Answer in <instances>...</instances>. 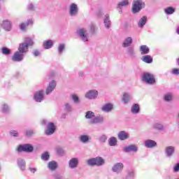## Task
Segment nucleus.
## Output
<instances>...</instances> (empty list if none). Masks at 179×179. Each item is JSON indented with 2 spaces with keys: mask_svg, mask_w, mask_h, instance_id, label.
Listing matches in <instances>:
<instances>
[{
  "mask_svg": "<svg viewBox=\"0 0 179 179\" xmlns=\"http://www.w3.org/2000/svg\"><path fill=\"white\" fill-rule=\"evenodd\" d=\"M34 44L33 40L29 37L24 38V43H20L18 47V52L22 54L27 52L29 51V47H31Z\"/></svg>",
  "mask_w": 179,
  "mask_h": 179,
  "instance_id": "f257e3e1",
  "label": "nucleus"
},
{
  "mask_svg": "<svg viewBox=\"0 0 179 179\" xmlns=\"http://www.w3.org/2000/svg\"><path fill=\"white\" fill-rule=\"evenodd\" d=\"M88 166H103L104 164V159L101 157L91 158L87 161Z\"/></svg>",
  "mask_w": 179,
  "mask_h": 179,
  "instance_id": "f03ea898",
  "label": "nucleus"
},
{
  "mask_svg": "<svg viewBox=\"0 0 179 179\" xmlns=\"http://www.w3.org/2000/svg\"><path fill=\"white\" fill-rule=\"evenodd\" d=\"M143 6H145V3L142 0H134L132 6V13H138Z\"/></svg>",
  "mask_w": 179,
  "mask_h": 179,
  "instance_id": "7ed1b4c3",
  "label": "nucleus"
},
{
  "mask_svg": "<svg viewBox=\"0 0 179 179\" xmlns=\"http://www.w3.org/2000/svg\"><path fill=\"white\" fill-rule=\"evenodd\" d=\"M143 80L148 85H153L156 83V79H155V76L150 73H144L143 76Z\"/></svg>",
  "mask_w": 179,
  "mask_h": 179,
  "instance_id": "20e7f679",
  "label": "nucleus"
},
{
  "mask_svg": "<svg viewBox=\"0 0 179 179\" xmlns=\"http://www.w3.org/2000/svg\"><path fill=\"white\" fill-rule=\"evenodd\" d=\"M17 150L20 152H25L27 153H31V152L34 150V148H33V145L30 144H24L22 145H19L17 148Z\"/></svg>",
  "mask_w": 179,
  "mask_h": 179,
  "instance_id": "39448f33",
  "label": "nucleus"
},
{
  "mask_svg": "<svg viewBox=\"0 0 179 179\" xmlns=\"http://www.w3.org/2000/svg\"><path fill=\"white\" fill-rule=\"evenodd\" d=\"M23 57H24L23 53L19 51H17L13 55L11 59L14 62H20L21 61H23Z\"/></svg>",
  "mask_w": 179,
  "mask_h": 179,
  "instance_id": "423d86ee",
  "label": "nucleus"
},
{
  "mask_svg": "<svg viewBox=\"0 0 179 179\" xmlns=\"http://www.w3.org/2000/svg\"><path fill=\"white\" fill-rule=\"evenodd\" d=\"M31 25H33V20H28L26 22H21L19 27L22 31H26V30H27V27Z\"/></svg>",
  "mask_w": 179,
  "mask_h": 179,
  "instance_id": "0eeeda50",
  "label": "nucleus"
},
{
  "mask_svg": "<svg viewBox=\"0 0 179 179\" xmlns=\"http://www.w3.org/2000/svg\"><path fill=\"white\" fill-rule=\"evenodd\" d=\"M55 124L53 122H49L48 124L47 129L45 131V135H52L55 132Z\"/></svg>",
  "mask_w": 179,
  "mask_h": 179,
  "instance_id": "6e6552de",
  "label": "nucleus"
},
{
  "mask_svg": "<svg viewBox=\"0 0 179 179\" xmlns=\"http://www.w3.org/2000/svg\"><path fill=\"white\" fill-rule=\"evenodd\" d=\"M34 99L38 103H41V101H43L44 99V94H43V91L36 92L34 96Z\"/></svg>",
  "mask_w": 179,
  "mask_h": 179,
  "instance_id": "1a4fd4ad",
  "label": "nucleus"
},
{
  "mask_svg": "<svg viewBox=\"0 0 179 179\" xmlns=\"http://www.w3.org/2000/svg\"><path fill=\"white\" fill-rule=\"evenodd\" d=\"M1 27H3V29H4V30L6 31H10V29H12V23L8 20H3Z\"/></svg>",
  "mask_w": 179,
  "mask_h": 179,
  "instance_id": "9d476101",
  "label": "nucleus"
},
{
  "mask_svg": "<svg viewBox=\"0 0 179 179\" xmlns=\"http://www.w3.org/2000/svg\"><path fill=\"white\" fill-rule=\"evenodd\" d=\"M98 94L99 92L96 90H90L86 94L85 97L90 99H96Z\"/></svg>",
  "mask_w": 179,
  "mask_h": 179,
  "instance_id": "9b49d317",
  "label": "nucleus"
},
{
  "mask_svg": "<svg viewBox=\"0 0 179 179\" xmlns=\"http://www.w3.org/2000/svg\"><path fill=\"white\" fill-rule=\"evenodd\" d=\"M57 87V83L55 80H52L51 83H49L48 88L46 89V94H50L54 89Z\"/></svg>",
  "mask_w": 179,
  "mask_h": 179,
  "instance_id": "f8f14e48",
  "label": "nucleus"
},
{
  "mask_svg": "<svg viewBox=\"0 0 179 179\" xmlns=\"http://www.w3.org/2000/svg\"><path fill=\"white\" fill-rule=\"evenodd\" d=\"M122 169H124V164L122 163H117L113 166V171L120 173V171H122Z\"/></svg>",
  "mask_w": 179,
  "mask_h": 179,
  "instance_id": "ddd939ff",
  "label": "nucleus"
},
{
  "mask_svg": "<svg viewBox=\"0 0 179 179\" xmlns=\"http://www.w3.org/2000/svg\"><path fill=\"white\" fill-rule=\"evenodd\" d=\"M78 13V6L75 3H72L70 6V15L71 16H73Z\"/></svg>",
  "mask_w": 179,
  "mask_h": 179,
  "instance_id": "4468645a",
  "label": "nucleus"
},
{
  "mask_svg": "<svg viewBox=\"0 0 179 179\" xmlns=\"http://www.w3.org/2000/svg\"><path fill=\"white\" fill-rule=\"evenodd\" d=\"M124 152H137L138 151V147H136L135 145H130L127 147H125L124 148Z\"/></svg>",
  "mask_w": 179,
  "mask_h": 179,
  "instance_id": "2eb2a0df",
  "label": "nucleus"
},
{
  "mask_svg": "<svg viewBox=\"0 0 179 179\" xmlns=\"http://www.w3.org/2000/svg\"><path fill=\"white\" fill-rule=\"evenodd\" d=\"M48 167L52 171H55V170H57L58 167V164H57L55 161H51L48 163Z\"/></svg>",
  "mask_w": 179,
  "mask_h": 179,
  "instance_id": "dca6fc26",
  "label": "nucleus"
},
{
  "mask_svg": "<svg viewBox=\"0 0 179 179\" xmlns=\"http://www.w3.org/2000/svg\"><path fill=\"white\" fill-rule=\"evenodd\" d=\"M118 138L120 141H125V139H128L129 138V136L128 135V133L124 131H122L119 133Z\"/></svg>",
  "mask_w": 179,
  "mask_h": 179,
  "instance_id": "f3484780",
  "label": "nucleus"
},
{
  "mask_svg": "<svg viewBox=\"0 0 179 179\" xmlns=\"http://www.w3.org/2000/svg\"><path fill=\"white\" fill-rule=\"evenodd\" d=\"M78 160L77 158H73L69 161V167H71V169H75V167H78Z\"/></svg>",
  "mask_w": 179,
  "mask_h": 179,
  "instance_id": "a211bd4d",
  "label": "nucleus"
},
{
  "mask_svg": "<svg viewBox=\"0 0 179 179\" xmlns=\"http://www.w3.org/2000/svg\"><path fill=\"white\" fill-rule=\"evenodd\" d=\"M174 150L175 148L173 146H168L166 148L165 150L166 153L169 157H170V156H172V155L174 153Z\"/></svg>",
  "mask_w": 179,
  "mask_h": 179,
  "instance_id": "6ab92c4d",
  "label": "nucleus"
},
{
  "mask_svg": "<svg viewBox=\"0 0 179 179\" xmlns=\"http://www.w3.org/2000/svg\"><path fill=\"white\" fill-rule=\"evenodd\" d=\"M142 60L146 64H152L153 62V58L150 55L143 56Z\"/></svg>",
  "mask_w": 179,
  "mask_h": 179,
  "instance_id": "aec40b11",
  "label": "nucleus"
},
{
  "mask_svg": "<svg viewBox=\"0 0 179 179\" xmlns=\"http://www.w3.org/2000/svg\"><path fill=\"white\" fill-rule=\"evenodd\" d=\"M145 145L146 148H155L157 143L153 140H148L145 141Z\"/></svg>",
  "mask_w": 179,
  "mask_h": 179,
  "instance_id": "412c9836",
  "label": "nucleus"
},
{
  "mask_svg": "<svg viewBox=\"0 0 179 179\" xmlns=\"http://www.w3.org/2000/svg\"><path fill=\"white\" fill-rule=\"evenodd\" d=\"M141 53L143 55L145 54H149V48L145 45L140 47Z\"/></svg>",
  "mask_w": 179,
  "mask_h": 179,
  "instance_id": "4be33fe9",
  "label": "nucleus"
},
{
  "mask_svg": "<svg viewBox=\"0 0 179 179\" xmlns=\"http://www.w3.org/2000/svg\"><path fill=\"white\" fill-rule=\"evenodd\" d=\"M79 33L83 41H87V36L86 35V31H85V29H81L79 30Z\"/></svg>",
  "mask_w": 179,
  "mask_h": 179,
  "instance_id": "5701e85b",
  "label": "nucleus"
},
{
  "mask_svg": "<svg viewBox=\"0 0 179 179\" xmlns=\"http://www.w3.org/2000/svg\"><path fill=\"white\" fill-rule=\"evenodd\" d=\"M131 44H132V38L128 37L124 40L122 45L123 47H129V45H131Z\"/></svg>",
  "mask_w": 179,
  "mask_h": 179,
  "instance_id": "b1692460",
  "label": "nucleus"
},
{
  "mask_svg": "<svg viewBox=\"0 0 179 179\" xmlns=\"http://www.w3.org/2000/svg\"><path fill=\"white\" fill-rule=\"evenodd\" d=\"M53 43H52V41H45L43 43V47L44 48H45V50H48L50 48H51V47H52Z\"/></svg>",
  "mask_w": 179,
  "mask_h": 179,
  "instance_id": "393cba45",
  "label": "nucleus"
},
{
  "mask_svg": "<svg viewBox=\"0 0 179 179\" xmlns=\"http://www.w3.org/2000/svg\"><path fill=\"white\" fill-rule=\"evenodd\" d=\"M111 110H113V104L111 103H107L102 107V111L108 112L111 111Z\"/></svg>",
  "mask_w": 179,
  "mask_h": 179,
  "instance_id": "a878e982",
  "label": "nucleus"
},
{
  "mask_svg": "<svg viewBox=\"0 0 179 179\" xmlns=\"http://www.w3.org/2000/svg\"><path fill=\"white\" fill-rule=\"evenodd\" d=\"M146 22H148V17L143 16L138 22V27H143V25L146 24Z\"/></svg>",
  "mask_w": 179,
  "mask_h": 179,
  "instance_id": "bb28decb",
  "label": "nucleus"
},
{
  "mask_svg": "<svg viewBox=\"0 0 179 179\" xmlns=\"http://www.w3.org/2000/svg\"><path fill=\"white\" fill-rule=\"evenodd\" d=\"M17 165L19 166V167H20V169H22V170H24V167L26 166V162H24V159H17Z\"/></svg>",
  "mask_w": 179,
  "mask_h": 179,
  "instance_id": "cd10ccee",
  "label": "nucleus"
},
{
  "mask_svg": "<svg viewBox=\"0 0 179 179\" xmlns=\"http://www.w3.org/2000/svg\"><path fill=\"white\" fill-rule=\"evenodd\" d=\"M139 105L135 103L131 108V113H133V114H138V113H139Z\"/></svg>",
  "mask_w": 179,
  "mask_h": 179,
  "instance_id": "c85d7f7f",
  "label": "nucleus"
},
{
  "mask_svg": "<svg viewBox=\"0 0 179 179\" xmlns=\"http://www.w3.org/2000/svg\"><path fill=\"white\" fill-rule=\"evenodd\" d=\"M1 52L3 55H9L12 52V50L6 47H3L1 48Z\"/></svg>",
  "mask_w": 179,
  "mask_h": 179,
  "instance_id": "c756f323",
  "label": "nucleus"
},
{
  "mask_svg": "<svg viewBox=\"0 0 179 179\" xmlns=\"http://www.w3.org/2000/svg\"><path fill=\"white\" fill-rule=\"evenodd\" d=\"M90 124H98V122H103V117H96L92 120Z\"/></svg>",
  "mask_w": 179,
  "mask_h": 179,
  "instance_id": "7c9ffc66",
  "label": "nucleus"
},
{
  "mask_svg": "<svg viewBox=\"0 0 179 179\" xmlns=\"http://www.w3.org/2000/svg\"><path fill=\"white\" fill-rule=\"evenodd\" d=\"M79 139L83 143H86V142H89V136L87 135H83L79 137Z\"/></svg>",
  "mask_w": 179,
  "mask_h": 179,
  "instance_id": "2f4dec72",
  "label": "nucleus"
},
{
  "mask_svg": "<svg viewBox=\"0 0 179 179\" xmlns=\"http://www.w3.org/2000/svg\"><path fill=\"white\" fill-rule=\"evenodd\" d=\"M108 143L110 146H115L117 145V138L115 137H112L109 139Z\"/></svg>",
  "mask_w": 179,
  "mask_h": 179,
  "instance_id": "473e14b6",
  "label": "nucleus"
},
{
  "mask_svg": "<svg viewBox=\"0 0 179 179\" xmlns=\"http://www.w3.org/2000/svg\"><path fill=\"white\" fill-rule=\"evenodd\" d=\"M129 100H130L129 94L124 93L123 94L122 101H124V104H127V103H128Z\"/></svg>",
  "mask_w": 179,
  "mask_h": 179,
  "instance_id": "72a5a7b5",
  "label": "nucleus"
},
{
  "mask_svg": "<svg viewBox=\"0 0 179 179\" xmlns=\"http://www.w3.org/2000/svg\"><path fill=\"white\" fill-rule=\"evenodd\" d=\"M174 12H176V10L173 7H169L165 9V13H166V15H173Z\"/></svg>",
  "mask_w": 179,
  "mask_h": 179,
  "instance_id": "f704fd0d",
  "label": "nucleus"
},
{
  "mask_svg": "<svg viewBox=\"0 0 179 179\" xmlns=\"http://www.w3.org/2000/svg\"><path fill=\"white\" fill-rule=\"evenodd\" d=\"M93 117H94V113L90 110L86 112L85 118H87V120H90V118H93Z\"/></svg>",
  "mask_w": 179,
  "mask_h": 179,
  "instance_id": "c9c22d12",
  "label": "nucleus"
},
{
  "mask_svg": "<svg viewBox=\"0 0 179 179\" xmlns=\"http://www.w3.org/2000/svg\"><path fill=\"white\" fill-rule=\"evenodd\" d=\"M128 5H129V1L128 0H123L119 3L118 6L121 8L122 6H128Z\"/></svg>",
  "mask_w": 179,
  "mask_h": 179,
  "instance_id": "e433bc0d",
  "label": "nucleus"
},
{
  "mask_svg": "<svg viewBox=\"0 0 179 179\" xmlns=\"http://www.w3.org/2000/svg\"><path fill=\"white\" fill-rule=\"evenodd\" d=\"M42 160H48L50 159V155L48 152H45L41 156Z\"/></svg>",
  "mask_w": 179,
  "mask_h": 179,
  "instance_id": "4c0bfd02",
  "label": "nucleus"
},
{
  "mask_svg": "<svg viewBox=\"0 0 179 179\" xmlns=\"http://www.w3.org/2000/svg\"><path fill=\"white\" fill-rule=\"evenodd\" d=\"M104 23H105V26L108 28L110 27V16H107L105 19V21H104Z\"/></svg>",
  "mask_w": 179,
  "mask_h": 179,
  "instance_id": "58836bf2",
  "label": "nucleus"
},
{
  "mask_svg": "<svg viewBox=\"0 0 179 179\" xmlns=\"http://www.w3.org/2000/svg\"><path fill=\"white\" fill-rule=\"evenodd\" d=\"M164 100H165V101H170L173 100V96L170 94H168L164 96Z\"/></svg>",
  "mask_w": 179,
  "mask_h": 179,
  "instance_id": "ea45409f",
  "label": "nucleus"
},
{
  "mask_svg": "<svg viewBox=\"0 0 179 179\" xmlns=\"http://www.w3.org/2000/svg\"><path fill=\"white\" fill-rule=\"evenodd\" d=\"M1 110L3 113H8V110H9V107L8 106V105L4 104L3 105Z\"/></svg>",
  "mask_w": 179,
  "mask_h": 179,
  "instance_id": "a19ab883",
  "label": "nucleus"
},
{
  "mask_svg": "<svg viewBox=\"0 0 179 179\" xmlns=\"http://www.w3.org/2000/svg\"><path fill=\"white\" fill-rule=\"evenodd\" d=\"M57 155H59L61 156H62V155H64V150H62V148H57Z\"/></svg>",
  "mask_w": 179,
  "mask_h": 179,
  "instance_id": "79ce46f5",
  "label": "nucleus"
},
{
  "mask_svg": "<svg viewBox=\"0 0 179 179\" xmlns=\"http://www.w3.org/2000/svg\"><path fill=\"white\" fill-rule=\"evenodd\" d=\"M64 48L65 46L64 45V44L60 45L58 48L59 52H60V54H62V51H64Z\"/></svg>",
  "mask_w": 179,
  "mask_h": 179,
  "instance_id": "37998d69",
  "label": "nucleus"
},
{
  "mask_svg": "<svg viewBox=\"0 0 179 179\" xmlns=\"http://www.w3.org/2000/svg\"><path fill=\"white\" fill-rule=\"evenodd\" d=\"M172 73L173 75H179V69H174L173 71H172Z\"/></svg>",
  "mask_w": 179,
  "mask_h": 179,
  "instance_id": "c03bdc74",
  "label": "nucleus"
},
{
  "mask_svg": "<svg viewBox=\"0 0 179 179\" xmlns=\"http://www.w3.org/2000/svg\"><path fill=\"white\" fill-rule=\"evenodd\" d=\"M72 99L75 101V103H78V101H79V98L76 95H73Z\"/></svg>",
  "mask_w": 179,
  "mask_h": 179,
  "instance_id": "a18cd8bd",
  "label": "nucleus"
},
{
  "mask_svg": "<svg viewBox=\"0 0 179 179\" xmlns=\"http://www.w3.org/2000/svg\"><path fill=\"white\" fill-rule=\"evenodd\" d=\"M100 141L101 142H106V141H107V137L105 135H103L101 136Z\"/></svg>",
  "mask_w": 179,
  "mask_h": 179,
  "instance_id": "49530a36",
  "label": "nucleus"
},
{
  "mask_svg": "<svg viewBox=\"0 0 179 179\" xmlns=\"http://www.w3.org/2000/svg\"><path fill=\"white\" fill-rule=\"evenodd\" d=\"M27 136H31V135H33V131L31 130H29L27 131Z\"/></svg>",
  "mask_w": 179,
  "mask_h": 179,
  "instance_id": "de8ad7c7",
  "label": "nucleus"
},
{
  "mask_svg": "<svg viewBox=\"0 0 179 179\" xmlns=\"http://www.w3.org/2000/svg\"><path fill=\"white\" fill-rule=\"evenodd\" d=\"M174 171H176V173H177L178 171H179V164H177L176 165V166L173 169Z\"/></svg>",
  "mask_w": 179,
  "mask_h": 179,
  "instance_id": "09e8293b",
  "label": "nucleus"
},
{
  "mask_svg": "<svg viewBox=\"0 0 179 179\" xmlns=\"http://www.w3.org/2000/svg\"><path fill=\"white\" fill-rule=\"evenodd\" d=\"M155 128L157 129H163V126H162V124H156Z\"/></svg>",
  "mask_w": 179,
  "mask_h": 179,
  "instance_id": "8fccbe9b",
  "label": "nucleus"
},
{
  "mask_svg": "<svg viewBox=\"0 0 179 179\" xmlns=\"http://www.w3.org/2000/svg\"><path fill=\"white\" fill-rule=\"evenodd\" d=\"M10 135H12V136H17V133L15 131H12L10 132Z\"/></svg>",
  "mask_w": 179,
  "mask_h": 179,
  "instance_id": "3c124183",
  "label": "nucleus"
},
{
  "mask_svg": "<svg viewBox=\"0 0 179 179\" xmlns=\"http://www.w3.org/2000/svg\"><path fill=\"white\" fill-rule=\"evenodd\" d=\"M34 55L35 57H38V55H40V52H38V51H35V52H34Z\"/></svg>",
  "mask_w": 179,
  "mask_h": 179,
  "instance_id": "603ef678",
  "label": "nucleus"
},
{
  "mask_svg": "<svg viewBox=\"0 0 179 179\" xmlns=\"http://www.w3.org/2000/svg\"><path fill=\"white\" fill-rule=\"evenodd\" d=\"M94 29H95L94 25H93V24L90 25L91 31H92V32L94 31Z\"/></svg>",
  "mask_w": 179,
  "mask_h": 179,
  "instance_id": "864d4df0",
  "label": "nucleus"
},
{
  "mask_svg": "<svg viewBox=\"0 0 179 179\" xmlns=\"http://www.w3.org/2000/svg\"><path fill=\"white\" fill-rule=\"evenodd\" d=\"M30 171H31V173H34L35 171H37V169H36L35 168H29Z\"/></svg>",
  "mask_w": 179,
  "mask_h": 179,
  "instance_id": "5fc2aeb1",
  "label": "nucleus"
},
{
  "mask_svg": "<svg viewBox=\"0 0 179 179\" xmlns=\"http://www.w3.org/2000/svg\"><path fill=\"white\" fill-rule=\"evenodd\" d=\"M176 32H177L178 34H179V27H178V28L177 29Z\"/></svg>",
  "mask_w": 179,
  "mask_h": 179,
  "instance_id": "6e6d98bb",
  "label": "nucleus"
},
{
  "mask_svg": "<svg viewBox=\"0 0 179 179\" xmlns=\"http://www.w3.org/2000/svg\"><path fill=\"white\" fill-rule=\"evenodd\" d=\"M50 76H54V73H50Z\"/></svg>",
  "mask_w": 179,
  "mask_h": 179,
  "instance_id": "4d7b16f0",
  "label": "nucleus"
},
{
  "mask_svg": "<svg viewBox=\"0 0 179 179\" xmlns=\"http://www.w3.org/2000/svg\"><path fill=\"white\" fill-rule=\"evenodd\" d=\"M178 117H179V113H178Z\"/></svg>",
  "mask_w": 179,
  "mask_h": 179,
  "instance_id": "13d9d810",
  "label": "nucleus"
}]
</instances>
